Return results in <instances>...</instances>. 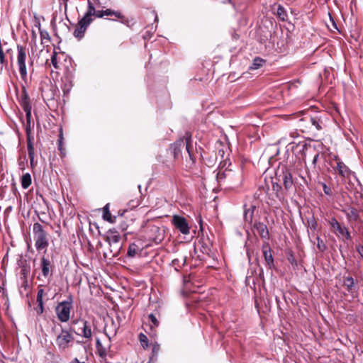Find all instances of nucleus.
Returning a JSON list of instances; mask_svg holds the SVG:
<instances>
[{"label":"nucleus","mask_w":363,"mask_h":363,"mask_svg":"<svg viewBox=\"0 0 363 363\" xmlns=\"http://www.w3.org/2000/svg\"><path fill=\"white\" fill-rule=\"evenodd\" d=\"M308 226L313 230H315L318 227L317 221L313 216L307 218Z\"/></svg>","instance_id":"a19ab883"},{"label":"nucleus","mask_w":363,"mask_h":363,"mask_svg":"<svg viewBox=\"0 0 363 363\" xmlns=\"http://www.w3.org/2000/svg\"><path fill=\"white\" fill-rule=\"evenodd\" d=\"M191 135L186 133L185 135V139L180 138L170 145L169 150L171 151V154L173 155L174 159L179 157L181 154L182 148L185 147L190 159L193 162H195V159L193 157V153L191 152L192 147L191 145Z\"/></svg>","instance_id":"7ed1b4c3"},{"label":"nucleus","mask_w":363,"mask_h":363,"mask_svg":"<svg viewBox=\"0 0 363 363\" xmlns=\"http://www.w3.org/2000/svg\"><path fill=\"white\" fill-rule=\"evenodd\" d=\"M143 232L146 240L153 241L155 243L161 242L164 238V230L152 223L144 226Z\"/></svg>","instance_id":"39448f33"},{"label":"nucleus","mask_w":363,"mask_h":363,"mask_svg":"<svg viewBox=\"0 0 363 363\" xmlns=\"http://www.w3.org/2000/svg\"><path fill=\"white\" fill-rule=\"evenodd\" d=\"M172 223L181 233L184 235L189 234L190 228L184 217L174 215L172 218Z\"/></svg>","instance_id":"9d476101"},{"label":"nucleus","mask_w":363,"mask_h":363,"mask_svg":"<svg viewBox=\"0 0 363 363\" xmlns=\"http://www.w3.org/2000/svg\"><path fill=\"white\" fill-rule=\"evenodd\" d=\"M141 252V248L138 245H137L135 242H132L129 245L128 252H127V256L128 257H134L136 255L140 253Z\"/></svg>","instance_id":"cd10ccee"},{"label":"nucleus","mask_w":363,"mask_h":363,"mask_svg":"<svg viewBox=\"0 0 363 363\" xmlns=\"http://www.w3.org/2000/svg\"><path fill=\"white\" fill-rule=\"evenodd\" d=\"M120 16L121 17L116 18L119 19L123 24L127 26L129 28H131L135 25V22L133 18L125 17L121 12H120Z\"/></svg>","instance_id":"f704fd0d"},{"label":"nucleus","mask_w":363,"mask_h":363,"mask_svg":"<svg viewBox=\"0 0 363 363\" xmlns=\"http://www.w3.org/2000/svg\"><path fill=\"white\" fill-rule=\"evenodd\" d=\"M21 186L23 189H28L32 182L31 176L29 173L24 174L21 179Z\"/></svg>","instance_id":"72a5a7b5"},{"label":"nucleus","mask_w":363,"mask_h":363,"mask_svg":"<svg viewBox=\"0 0 363 363\" xmlns=\"http://www.w3.org/2000/svg\"><path fill=\"white\" fill-rule=\"evenodd\" d=\"M72 323H74V324L80 323L82 325L81 332L77 334L88 340H91L92 331H91V324L89 322H88L87 320H86L84 319H79V320H74L72 322Z\"/></svg>","instance_id":"f8f14e48"},{"label":"nucleus","mask_w":363,"mask_h":363,"mask_svg":"<svg viewBox=\"0 0 363 363\" xmlns=\"http://www.w3.org/2000/svg\"><path fill=\"white\" fill-rule=\"evenodd\" d=\"M139 340H140L141 346L144 349H146V348L148 347V338H147V337L145 334L140 333V335H139Z\"/></svg>","instance_id":"c03bdc74"},{"label":"nucleus","mask_w":363,"mask_h":363,"mask_svg":"<svg viewBox=\"0 0 363 363\" xmlns=\"http://www.w3.org/2000/svg\"><path fill=\"white\" fill-rule=\"evenodd\" d=\"M34 157H32V160H31V157H29L30 167H31L32 168H33V167H34Z\"/></svg>","instance_id":"13d9d810"},{"label":"nucleus","mask_w":363,"mask_h":363,"mask_svg":"<svg viewBox=\"0 0 363 363\" xmlns=\"http://www.w3.org/2000/svg\"><path fill=\"white\" fill-rule=\"evenodd\" d=\"M262 251L266 263V266L272 269L274 268V261L272 255V250L267 242H264L262 246Z\"/></svg>","instance_id":"9b49d317"},{"label":"nucleus","mask_w":363,"mask_h":363,"mask_svg":"<svg viewBox=\"0 0 363 363\" xmlns=\"http://www.w3.org/2000/svg\"><path fill=\"white\" fill-rule=\"evenodd\" d=\"M30 65H33V60L30 58V62H29Z\"/></svg>","instance_id":"e2e57ef3"},{"label":"nucleus","mask_w":363,"mask_h":363,"mask_svg":"<svg viewBox=\"0 0 363 363\" xmlns=\"http://www.w3.org/2000/svg\"><path fill=\"white\" fill-rule=\"evenodd\" d=\"M64 3V5H65V10L66 11L67 10V2L69 0H62Z\"/></svg>","instance_id":"052dcab7"},{"label":"nucleus","mask_w":363,"mask_h":363,"mask_svg":"<svg viewBox=\"0 0 363 363\" xmlns=\"http://www.w3.org/2000/svg\"><path fill=\"white\" fill-rule=\"evenodd\" d=\"M40 268L42 274L45 278L52 275L51 262L44 256L40 259Z\"/></svg>","instance_id":"aec40b11"},{"label":"nucleus","mask_w":363,"mask_h":363,"mask_svg":"<svg viewBox=\"0 0 363 363\" xmlns=\"http://www.w3.org/2000/svg\"><path fill=\"white\" fill-rule=\"evenodd\" d=\"M296 148H299V151L303 153V156H305V150H307L308 145L305 142L299 143L296 145Z\"/></svg>","instance_id":"49530a36"},{"label":"nucleus","mask_w":363,"mask_h":363,"mask_svg":"<svg viewBox=\"0 0 363 363\" xmlns=\"http://www.w3.org/2000/svg\"><path fill=\"white\" fill-rule=\"evenodd\" d=\"M357 251L359 254V255L363 258V246L361 245H359L357 246Z\"/></svg>","instance_id":"603ef678"},{"label":"nucleus","mask_w":363,"mask_h":363,"mask_svg":"<svg viewBox=\"0 0 363 363\" xmlns=\"http://www.w3.org/2000/svg\"><path fill=\"white\" fill-rule=\"evenodd\" d=\"M301 122L311 123L317 130H320L323 128V121L321 116L315 115L314 116L304 114V117L300 119Z\"/></svg>","instance_id":"4468645a"},{"label":"nucleus","mask_w":363,"mask_h":363,"mask_svg":"<svg viewBox=\"0 0 363 363\" xmlns=\"http://www.w3.org/2000/svg\"><path fill=\"white\" fill-rule=\"evenodd\" d=\"M36 38H37L36 33H35V31H33H33H32V38H33V40H36Z\"/></svg>","instance_id":"680f3d73"},{"label":"nucleus","mask_w":363,"mask_h":363,"mask_svg":"<svg viewBox=\"0 0 363 363\" xmlns=\"http://www.w3.org/2000/svg\"><path fill=\"white\" fill-rule=\"evenodd\" d=\"M42 287H43L42 285H40L38 286V294H37L38 296H43L45 295L44 289Z\"/></svg>","instance_id":"3c124183"},{"label":"nucleus","mask_w":363,"mask_h":363,"mask_svg":"<svg viewBox=\"0 0 363 363\" xmlns=\"http://www.w3.org/2000/svg\"><path fill=\"white\" fill-rule=\"evenodd\" d=\"M72 86V81L69 79L68 77H65V81H63V85L62 86V89L65 95L69 94Z\"/></svg>","instance_id":"c9c22d12"},{"label":"nucleus","mask_w":363,"mask_h":363,"mask_svg":"<svg viewBox=\"0 0 363 363\" xmlns=\"http://www.w3.org/2000/svg\"><path fill=\"white\" fill-rule=\"evenodd\" d=\"M346 216L348 222H356L359 220V211L357 208L352 206H348L347 208H342L341 210Z\"/></svg>","instance_id":"dca6fc26"},{"label":"nucleus","mask_w":363,"mask_h":363,"mask_svg":"<svg viewBox=\"0 0 363 363\" xmlns=\"http://www.w3.org/2000/svg\"><path fill=\"white\" fill-rule=\"evenodd\" d=\"M43 296H38L37 295V303H44L43 302Z\"/></svg>","instance_id":"4d7b16f0"},{"label":"nucleus","mask_w":363,"mask_h":363,"mask_svg":"<svg viewBox=\"0 0 363 363\" xmlns=\"http://www.w3.org/2000/svg\"><path fill=\"white\" fill-rule=\"evenodd\" d=\"M104 16H114L115 17H121L120 11H113L111 9L101 11L96 10V13L94 15V16L96 18H103Z\"/></svg>","instance_id":"5701e85b"},{"label":"nucleus","mask_w":363,"mask_h":363,"mask_svg":"<svg viewBox=\"0 0 363 363\" xmlns=\"http://www.w3.org/2000/svg\"><path fill=\"white\" fill-rule=\"evenodd\" d=\"M72 302V297L70 296L67 300L60 302L55 307V313L60 322L66 323L69 320Z\"/></svg>","instance_id":"0eeeda50"},{"label":"nucleus","mask_w":363,"mask_h":363,"mask_svg":"<svg viewBox=\"0 0 363 363\" xmlns=\"http://www.w3.org/2000/svg\"><path fill=\"white\" fill-rule=\"evenodd\" d=\"M118 328L119 324L118 323H116L113 318H108L106 320L104 333L108 340H111V338L116 335Z\"/></svg>","instance_id":"ddd939ff"},{"label":"nucleus","mask_w":363,"mask_h":363,"mask_svg":"<svg viewBox=\"0 0 363 363\" xmlns=\"http://www.w3.org/2000/svg\"><path fill=\"white\" fill-rule=\"evenodd\" d=\"M343 285L346 287L349 293H353L354 291V280L352 277H347L344 279Z\"/></svg>","instance_id":"7c9ffc66"},{"label":"nucleus","mask_w":363,"mask_h":363,"mask_svg":"<svg viewBox=\"0 0 363 363\" xmlns=\"http://www.w3.org/2000/svg\"><path fill=\"white\" fill-rule=\"evenodd\" d=\"M20 104L26 113V123L25 125V130H26V136H30L31 126L32 125L33 126V123H32V116H31L32 106L30 104V97H29L25 87H23V90H22L21 99H20Z\"/></svg>","instance_id":"20e7f679"},{"label":"nucleus","mask_w":363,"mask_h":363,"mask_svg":"<svg viewBox=\"0 0 363 363\" xmlns=\"http://www.w3.org/2000/svg\"><path fill=\"white\" fill-rule=\"evenodd\" d=\"M36 311L38 314H42L44 312V303H38Z\"/></svg>","instance_id":"09e8293b"},{"label":"nucleus","mask_w":363,"mask_h":363,"mask_svg":"<svg viewBox=\"0 0 363 363\" xmlns=\"http://www.w3.org/2000/svg\"><path fill=\"white\" fill-rule=\"evenodd\" d=\"M111 340H108L107 342L102 343L101 340L97 338L96 340V354L99 356L101 361L104 363H108L107 356L111 350Z\"/></svg>","instance_id":"1a4fd4ad"},{"label":"nucleus","mask_w":363,"mask_h":363,"mask_svg":"<svg viewBox=\"0 0 363 363\" xmlns=\"http://www.w3.org/2000/svg\"><path fill=\"white\" fill-rule=\"evenodd\" d=\"M336 169L338 172V174L345 178H349L350 174H352V171L349 169L347 166L345 165V164L338 160L337 162V167Z\"/></svg>","instance_id":"4be33fe9"},{"label":"nucleus","mask_w":363,"mask_h":363,"mask_svg":"<svg viewBox=\"0 0 363 363\" xmlns=\"http://www.w3.org/2000/svg\"><path fill=\"white\" fill-rule=\"evenodd\" d=\"M255 209L256 206L254 205H250L248 208H246V206H245L244 219L245 222L252 224Z\"/></svg>","instance_id":"b1692460"},{"label":"nucleus","mask_w":363,"mask_h":363,"mask_svg":"<svg viewBox=\"0 0 363 363\" xmlns=\"http://www.w3.org/2000/svg\"><path fill=\"white\" fill-rule=\"evenodd\" d=\"M282 180L284 189L286 191L291 190L294 186V179L291 172L286 169L282 172Z\"/></svg>","instance_id":"a211bd4d"},{"label":"nucleus","mask_w":363,"mask_h":363,"mask_svg":"<svg viewBox=\"0 0 363 363\" xmlns=\"http://www.w3.org/2000/svg\"><path fill=\"white\" fill-rule=\"evenodd\" d=\"M28 54V50L25 46L21 45H17V65L21 78L25 82H27L28 80L27 68L26 65V60Z\"/></svg>","instance_id":"423d86ee"},{"label":"nucleus","mask_w":363,"mask_h":363,"mask_svg":"<svg viewBox=\"0 0 363 363\" xmlns=\"http://www.w3.org/2000/svg\"><path fill=\"white\" fill-rule=\"evenodd\" d=\"M323 191L324 193L326 194V195H328V196H330L332 195V190L330 189V187H329L326 184L323 183Z\"/></svg>","instance_id":"de8ad7c7"},{"label":"nucleus","mask_w":363,"mask_h":363,"mask_svg":"<svg viewBox=\"0 0 363 363\" xmlns=\"http://www.w3.org/2000/svg\"><path fill=\"white\" fill-rule=\"evenodd\" d=\"M315 239L317 240L318 249L322 252H324L327 248L325 242L318 235L316 236Z\"/></svg>","instance_id":"37998d69"},{"label":"nucleus","mask_w":363,"mask_h":363,"mask_svg":"<svg viewBox=\"0 0 363 363\" xmlns=\"http://www.w3.org/2000/svg\"><path fill=\"white\" fill-rule=\"evenodd\" d=\"M288 259L291 264H296V261L292 255L290 256V257L288 258Z\"/></svg>","instance_id":"5fc2aeb1"},{"label":"nucleus","mask_w":363,"mask_h":363,"mask_svg":"<svg viewBox=\"0 0 363 363\" xmlns=\"http://www.w3.org/2000/svg\"><path fill=\"white\" fill-rule=\"evenodd\" d=\"M21 288H23L25 290L28 289V279H21Z\"/></svg>","instance_id":"8fccbe9b"},{"label":"nucleus","mask_w":363,"mask_h":363,"mask_svg":"<svg viewBox=\"0 0 363 363\" xmlns=\"http://www.w3.org/2000/svg\"><path fill=\"white\" fill-rule=\"evenodd\" d=\"M62 140H63L62 134L60 133V135H59V138H58V150L61 153V156L64 157L65 155V148L63 146Z\"/></svg>","instance_id":"a18cd8bd"},{"label":"nucleus","mask_w":363,"mask_h":363,"mask_svg":"<svg viewBox=\"0 0 363 363\" xmlns=\"http://www.w3.org/2000/svg\"><path fill=\"white\" fill-rule=\"evenodd\" d=\"M121 228L123 231L127 230V225L125 223H121Z\"/></svg>","instance_id":"bf43d9fd"},{"label":"nucleus","mask_w":363,"mask_h":363,"mask_svg":"<svg viewBox=\"0 0 363 363\" xmlns=\"http://www.w3.org/2000/svg\"><path fill=\"white\" fill-rule=\"evenodd\" d=\"M328 223L330 225L332 231L340 239L345 238L347 240H351L352 237L348 228L340 223L337 220L333 217L328 220Z\"/></svg>","instance_id":"6e6552de"},{"label":"nucleus","mask_w":363,"mask_h":363,"mask_svg":"<svg viewBox=\"0 0 363 363\" xmlns=\"http://www.w3.org/2000/svg\"><path fill=\"white\" fill-rule=\"evenodd\" d=\"M264 62L265 61L263 59L257 57L253 60L252 64L250 67V69H257L263 65Z\"/></svg>","instance_id":"ea45409f"},{"label":"nucleus","mask_w":363,"mask_h":363,"mask_svg":"<svg viewBox=\"0 0 363 363\" xmlns=\"http://www.w3.org/2000/svg\"><path fill=\"white\" fill-rule=\"evenodd\" d=\"M74 329L61 328L60 331L55 334V347L60 352H66L71 349L74 343Z\"/></svg>","instance_id":"f257e3e1"},{"label":"nucleus","mask_w":363,"mask_h":363,"mask_svg":"<svg viewBox=\"0 0 363 363\" xmlns=\"http://www.w3.org/2000/svg\"><path fill=\"white\" fill-rule=\"evenodd\" d=\"M52 330L53 332H55V328H52Z\"/></svg>","instance_id":"0e129e2a"},{"label":"nucleus","mask_w":363,"mask_h":363,"mask_svg":"<svg viewBox=\"0 0 363 363\" xmlns=\"http://www.w3.org/2000/svg\"><path fill=\"white\" fill-rule=\"evenodd\" d=\"M103 218L105 220H107L111 223L115 222L116 216L112 217L111 213H110V211H109V204L108 203L106 204L104 207Z\"/></svg>","instance_id":"473e14b6"},{"label":"nucleus","mask_w":363,"mask_h":363,"mask_svg":"<svg viewBox=\"0 0 363 363\" xmlns=\"http://www.w3.org/2000/svg\"><path fill=\"white\" fill-rule=\"evenodd\" d=\"M121 235L115 229H110L108 230L105 240L108 244H122L121 242Z\"/></svg>","instance_id":"6ab92c4d"},{"label":"nucleus","mask_w":363,"mask_h":363,"mask_svg":"<svg viewBox=\"0 0 363 363\" xmlns=\"http://www.w3.org/2000/svg\"><path fill=\"white\" fill-rule=\"evenodd\" d=\"M66 55L64 52H57L55 50L51 56V64L56 69H60L62 66V60L65 59Z\"/></svg>","instance_id":"412c9836"},{"label":"nucleus","mask_w":363,"mask_h":363,"mask_svg":"<svg viewBox=\"0 0 363 363\" xmlns=\"http://www.w3.org/2000/svg\"><path fill=\"white\" fill-rule=\"evenodd\" d=\"M27 149L29 157H35V150L30 136H27Z\"/></svg>","instance_id":"4c0bfd02"},{"label":"nucleus","mask_w":363,"mask_h":363,"mask_svg":"<svg viewBox=\"0 0 363 363\" xmlns=\"http://www.w3.org/2000/svg\"><path fill=\"white\" fill-rule=\"evenodd\" d=\"M91 23V22L82 18L76 26V28L73 33L74 36L79 40L83 38L88 26Z\"/></svg>","instance_id":"2eb2a0df"},{"label":"nucleus","mask_w":363,"mask_h":363,"mask_svg":"<svg viewBox=\"0 0 363 363\" xmlns=\"http://www.w3.org/2000/svg\"><path fill=\"white\" fill-rule=\"evenodd\" d=\"M318 157H319V153L315 154V155L314 156L313 161H312V163L314 166L316 164Z\"/></svg>","instance_id":"864d4df0"},{"label":"nucleus","mask_w":363,"mask_h":363,"mask_svg":"<svg viewBox=\"0 0 363 363\" xmlns=\"http://www.w3.org/2000/svg\"><path fill=\"white\" fill-rule=\"evenodd\" d=\"M147 320L148 323H150V328L151 331L155 334V329L160 325L158 318L157 317L156 314L150 313L147 317Z\"/></svg>","instance_id":"bb28decb"},{"label":"nucleus","mask_w":363,"mask_h":363,"mask_svg":"<svg viewBox=\"0 0 363 363\" xmlns=\"http://www.w3.org/2000/svg\"><path fill=\"white\" fill-rule=\"evenodd\" d=\"M160 350L159 345H154L152 347V352L153 353H157Z\"/></svg>","instance_id":"6e6d98bb"},{"label":"nucleus","mask_w":363,"mask_h":363,"mask_svg":"<svg viewBox=\"0 0 363 363\" xmlns=\"http://www.w3.org/2000/svg\"><path fill=\"white\" fill-rule=\"evenodd\" d=\"M253 229L255 230L257 234L265 240L269 239V233L267 225L262 222H255L253 225Z\"/></svg>","instance_id":"f3484780"},{"label":"nucleus","mask_w":363,"mask_h":363,"mask_svg":"<svg viewBox=\"0 0 363 363\" xmlns=\"http://www.w3.org/2000/svg\"><path fill=\"white\" fill-rule=\"evenodd\" d=\"M30 272V267L28 264H24L21 267L20 272V279H28V276Z\"/></svg>","instance_id":"e433bc0d"},{"label":"nucleus","mask_w":363,"mask_h":363,"mask_svg":"<svg viewBox=\"0 0 363 363\" xmlns=\"http://www.w3.org/2000/svg\"><path fill=\"white\" fill-rule=\"evenodd\" d=\"M109 245V256L113 257H117L122 249V244H108ZM107 252L104 253V257H108Z\"/></svg>","instance_id":"393cba45"},{"label":"nucleus","mask_w":363,"mask_h":363,"mask_svg":"<svg viewBox=\"0 0 363 363\" xmlns=\"http://www.w3.org/2000/svg\"><path fill=\"white\" fill-rule=\"evenodd\" d=\"M277 15L279 19L283 22L288 21V15L286 9L281 5H279L277 10Z\"/></svg>","instance_id":"2f4dec72"},{"label":"nucleus","mask_w":363,"mask_h":363,"mask_svg":"<svg viewBox=\"0 0 363 363\" xmlns=\"http://www.w3.org/2000/svg\"><path fill=\"white\" fill-rule=\"evenodd\" d=\"M33 239L37 251L46 250L49 245L48 233L39 223L33 225Z\"/></svg>","instance_id":"f03ea898"},{"label":"nucleus","mask_w":363,"mask_h":363,"mask_svg":"<svg viewBox=\"0 0 363 363\" xmlns=\"http://www.w3.org/2000/svg\"><path fill=\"white\" fill-rule=\"evenodd\" d=\"M96 13V9L94 4L90 0H88V7L86 13H84L83 18L88 20L90 22L94 21L93 16Z\"/></svg>","instance_id":"a878e982"},{"label":"nucleus","mask_w":363,"mask_h":363,"mask_svg":"<svg viewBox=\"0 0 363 363\" xmlns=\"http://www.w3.org/2000/svg\"><path fill=\"white\" fill-rule=\"evenodd\" d=\"M186 262V257H182L181 259L179 258L172 260V266L174 267L177 271H179Z\"/></svg>","instance_id":"58836bf2"},{"label":"nucleus","mask_w":363,"mask_h":363,"mask_svg":"<svg viewBox=\"0 0 363 363\" xmlns=\"http://www.w3.org/2000/svg\"><path fill=\"white\" fill-rule=\"evenodd\" d=\"M38 29L40 35L41 44L45 45L51 41V38L49 33L46 30H43L40 28V24L38 23Z\"/></svg>","instance_id":"c756f323"},{"label":"nucleus","mask_w":363,"mask_h":363,"mask_svg":"<svg viewBox=\"0 0 363 363\" xmlns=\"http://www.w3.org/2000/svg\"><path fill=\"white\" fill-rule=\"evenodd\" d=\"M230 176H231V172L230 171L219 172L217 174V179L219 183H221L223 180H224L227 178L230 179V177H231Z\"/></svg>","instance_id":"79ce46f5"},{"label":"nucleus","mask_w":363,"mask_h":363,"mask_svg":"<svg viewBox=\"0 0 363 363\" xmlns=\"http://www.w3.org/2000/svg\"><path fill=\"white\" fill-rule=\"evenodd\" d=\"M272 190L274 191L275 196L279 201H282L284 199V193L282 190V187L277 182L272 183Z\"/></svg>","instance_id":"c85d7f7f"}]
</instances>
